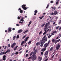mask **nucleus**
I'll use <instances>...</instances> for the list:
<instances>
[{
  "label": "nucleus",
  "instance_id": "nucleus-1",
  "mask_svg": "<svg viewBox=\"0 0 61 61\" xmlns=\"http://www.w3.org/2000/svg\"><path fill=\"white\" fill-rule=\"evenodd\" d=\"M46 35H45L43 37L42 39V40H41V44L40 45L41 47H42L43 46V45L45 42H46L47 40V38H46Z\"/></svg>",
  "mask_w": 61,
  "mask_h": 61
},
{
  "label": "nucleus",
  "instance_id": "nucleus-2",
  "mask_svg": "<svg viewBox=\"0 0 61 61\" xmlns=\"http://www.w3.org/2000/svg\"><path fill=\"white\" fill-rule=\"evenodd\" d=\"M29 37H26V38L24 39V40H25V41H23L21 42V43L20 44L21 46L23 45L24 44H25V43H26V41H27V40H28V39L29 38Z\"/></svg>",
  "mask_w": 61,
  "mask_h": 61
},
{
  "label": "nucleus",
  "instance_id": "nucleus-3",
  "mask_svg": "<svg viewBox=\"0 0 61 61\" xmlns=\"http://www.w3.org/2000/svg\"><path fill=\"white\" fill-rule=\"evenodd\" d=\"M50 42V40H49L48 41L47 43H46L44 45V47L45 48H46L48 46H49V44Z\"/></svg>",
  "mask_w": 61,
  "mask_h": 61
},
{
  "label": "nucleus",
  "instance_id": "nucleus-4",
  "mask_svg": "<svg viewBox=\"0 0 61 61\" xmlns=\"http://www.w3.org/2000/svg\"><path fill=\"white\" fill-rule=\"evenodd\" d=\"M26 6V5H22L21 7H22V8H23L24 10H25L27 9V8L25 7Z\"/></svg>",
  "mask_w": 61,
  "mask_h": 61
},
{
  "label": "nucleus",
  "instance_id": "nucleus-5",
  "mask_svg": "<svg viewBox=\"0 0 61 61\" xmlns=\"http://www.w3.org/2000/svg\"><path fill=\"white\" fill-rule=\"evenodd\" d=\"M36 59V56H33V57H32L31 60L32 61H35Z\"/></svg>",
  "mask_w": 61,
  "mask_h": 61
},
{
  "label": "nucleus",
  "instance_id": "nucleus-6",
  "mask_svg": "<svg viewBox=\"0 0 61 61\" xmlns=\"http://www.w3.org/2000/svg\"><path fill=\"white\" fill-rule=\"evenodd\" d=\"M37 51V49H36L33 52V55H32V56H36V54Z\"/></svg>",
  "mask_w": 61,
  "mask_h": 61
},
{
  "label": "nucleus",
  "instance_id": "nucleus-7",
  "mask_svg": "<svg viewBox=\"0 0 61 61\" xmlns=\"http://www.w3.org/2000/svg\"><path fill=\"white\" fill-rule=\"evenodd\" d=\"M60 45L59 44H58L56 46V50H58V49L60 48Z\"/></svg>",
  "mask_w": 61,
  "mask_h": 61
},
{
  "label": "nucleus",
  "instance_id": "nucleus-8",
  "mask_svg": "<svg viewBox=\"0 0 61 61\" xmlns=\"http://www.w3.org/2000/svg\"><path fill=\"white\" fill-rule=\"evenodd\" d=\"M6 56L5 55H4L3 56V57L2 60L5 61L6 59Z\"/></svg>",
  "mask_w": 61,
  "mask_h": 61
},
{
  "label": "nucleus",
  "instance_id": "nucleus-9",
  "mask_svg": "<svg viewBox=\"0 0 61 61\" xmlns=\"http://www.w3.org/2000/svg\"><path fill=\"white\" fill-rule=\"evenodd\" d=\"M46 48H43L41 50V52H44V51L46 50Z\"/></svg>",
  "mask_w": 61,
  "mask_h": 61
},
{
  "label": "nucleus",
  "instance_id": "nucleus-10",
  "mask_svg": "<svg viewBox=\"0 0 61 61\" xmlns=\"http://www.w3.org/2000/svg\"><path fill=\"white\" fill-rule=\"evenodd\" d=\"M50 24V23L49 21L48 23H46V24H45V25L46 26H48Z\"/></svg>",
  "mask_w": 61,
  "mask_h": 61
},
{
  "label": "nucleus",
  "instance_id": "nucleus-11",
  "mask_svg": "<svg viewBox=\"0 0 61 61\" xmlns=\"http://www.w3.org/2000/svg\"><path fill=\"white\" fill-rule=\"evenodd\" d=\"M16 45V43H14L12 44V45L11 46V47L12 48H14V47Z\"/></svg>",
  "mask_w": 61,
  "mask_h": 61
},
{
  "label": "nucleus",
  "instance_id": "nucleus-12",
  "mask_svg": "<svg viewBox=\"0 0 61 61\" xmlns=\"http://www.w3.org/2000/svg\"><path fill=\"white\" fill-rule=\"evenodd\" d=\"M22 31L23 30H20L18 31V34H19V33H22Z\"/></svg>",
  "mask_w": 61,
  "mask_h": 61
},
{
  "label": "nucleus",
  "instance_id": "nucleus-13",
  "mask_svg": "<svg viewBox=\"0 0 61 61\" xmlns=\"http://www.w3.org/2000/svg\"><path fill=\"white\" fill-rule=\"evenodd\" d=\"M48 51H47L45 52L44 54V56H47V55H48Z\"/></svg>",
  "mask_w": 61,
  "mask_h": 61
},
{
  "label": "nucleus",
  "instance_id": "nucleus-14",
  "mask_svg": "<svg viewBox=\"0 0 61 61\" xmlns=\"http://www.w3.org/2000/svg\"><path fill=\"white\" fill-rule=\"evenodd\" d=\"M40 44H41V43L38 42L36 44V45L37 46H38V45H40Z\"/></svg>",
  "mask_w": 61,
  "mask_h": 61
},
{
  "label": "nucleus",
  "instance_id": "nucleus-15",
  "mask_svg": "<svg viewBox=\"0 0 61 61\" xmlns=\"http://www.w3.org/2000/svg\"><path fill=\"white\" fill-rule=\"evenodd\" d=\"M48 29V28H47V26H46V25H45L44 28V30H47Z\"/></svg>",
  "mask_w": 61,
  "mask_h": 61
},
{
  "label": "nucleus",
  "instance_id": "nucleus-16",
  "mask_svg": "<svg viewBox=\"0 0 61 61\" xmlns=\"http://www.w3.org/2000/svg\"><path fill=\"white\" fill-rule=\"evenodd\" d=\"M58 13L57 12V11L56 10H55L54 12V15H56Z\"/></svg>",
  "mask_w": 61,
  "mask_h": 61
},
{
  "label": "nucleus",
  "instance_id": "nucleus-17",
  "mask_svg": "<svg viewBox=\"0 0 61 61\" xmlns=\"http://www.w3.org/2000/svg\"><path fill=\"white\" fill-rule=\"evenodd\" d=\"M38 59L39 60V61H41V60L42 59V58L40 57H38Z\"/></svg>",
  "mask_w": 61,
  "mask_h": 61
},
{
  "label": "nucleus",
  "instance_id": "nucleus-18",
  "mask_svg": "<svg viewBox=\"0 0 61 61\" xmlns=\"http://www.w3.org/2000/svg\"><path fill=\"white\" fill-rule=\"evenodd\" d=\"M31 23H32L31 21H30L29 22V24L28 25V26H29H29H30V25H31Z\"/></svg>",
  "mask_w": 61,
  "mask_h": 61
},
{
  "label": "nucleus",
  "instance_id": "nucleus-19",
  "mask_svg": "<svg viewBox=\"0 0 61 61\" xmlns=\"http://www.w3.org/2000/svg\"><path fill=\"white\" fill-rule=\"evenodd\" d=\"M8 30L9 32H11L12 30H11V28H8Z\"/></svg>",
  "mask_w": 61,
  "mask_h": 61
},
{
  "label": "nucleus",
  "instance_id": "nucleus-20",
  "mask_svg": "<svg viewBox=\"0 0 61 61\" xmlns=\"http://www.w3.org/2000/svg\"><path fill=\"white\" fill-rule=\"evenodd\" d=\"M44 17V16H42L41 17H39V18H40V19L41 20L42 19H43V18Z\"/></svg>",
  "mask_w": 61,
  "mask_h": 61
},
{
  "label": "nucleus",
  "instance_id": "nucleus-21",
  "mask_svg": "<svg viewBox=\"0 0 61 61\" xmlns=\"http://www.w3.org/2000/svg\"><path fill=\"white\" fill-rule=\"evenodd\" d=\"M18 47V46H16L15 47V48L14 49V51H15L16 50L17 48Z\"/></svg>",
  "mask_w": 61,
  "mask_h": 61
},
{
  "label": "nucleus",
  "instance_id": "nucleus-22",
  "mask_svg": "<svg viewBox=\"0 0 61 61\" xmlns=\"http://www.w3.org/2000/svg\"><path fill=\"white\" fill-rule=\"evenodd\" d=\"M6 52V53H9V52H10V50L9 49L7 50Z\"/></svg>",
  "mask_w": 61,
  "mask_h": 61
},
{
  "label": "nucleus",
  "instance_id": "nucleus-23",
  "mask_svg": "<svg viewBox=\"0 0 61 61\" xmlns=\"http://www.w3.org/2000/svg\"><path fill=\"white\" fill-rule=\"evenodd\" d=\"M53 50V47H52L50 49V50L51 51H52V50Z\"/></svg>",
  "mask_w": 61,
  "mask_h": 61
},
{
  "label": "nucleus",
  "instance_id": "nucleus-24",
  "mask_svg": "<svg viewBox=\"0 0 61 61\" xmlns=\"http://www.w3.org/2000/svg\"><path fill=\"white\" fill-rule=\"evenodd\" d=\"M52 33H55V34H56L57 33V31H53Z\"/></svg>",
  "mask_w": 61,
  "mask_h": 61
},
{
  "label": "nucleus",
  "instance_id": "nucleus-25",
  "mask_svg": "<svg viewBox=\"0 0 61 61\" xmlns=\"http://www.w3.org/2000/svg\"><path fill=\"white\" fill-rule=\"evenodd\" d=\"M56 41H55V40L54 39H53L52 40V42H54V43H55V42Z\"/></svg>",
  "mask_w": 61,
  "mask_h": 61
},
{
  "label": "nucleus",
  "instance_id": "nucleus-26",
  "mask_svg": "<svg viewBox=\"0 0 61 61\" xmlns=\"http://www.w3.org/2000/svg\"><path fill=\"white\" fill-rule=\"evenodd\" d=\"M16 37V36H14L13 38V40H15V37Z\"/></svg>",
  "mask_w": 61,
  "mask_h": 61
},
{
  "label": "nucleus",
  "instance_id": "nucleus-27",
  "mask_svg": "<svg viewBox=\"0 0 61 61\" xmlns=\"http://www.w3.org/2000/svg\"><path fill=\"white\" fill-rule=\"evenodd\" d=\"M51 37V35H50V34L48 36V38H50Z\"/></svg>",
  "mask_w": 61,
  "mask_h": 61
},
{
  "label": "nucleus",
  "instance_id": "nucleus-28",
  "mask_svg": "<svg viewBox=\"0 0 61 61\" xmlns=\"http://www.w3.org/2000/svg\"><path fill=\"white\" fill-rule=\"evenodd\" d=\"M33 51H32L30 54V56H31L33 54Z\"/></svg>",
  "mask_w": 61,
  "mask_h": 61
},
{
  "label": "nucleus",
  "instance_id": "nucleus-29",
  "mask_svg": "<svg viewBox=\"0 0 61 61\" xmlns=\"http://www.w3.org/2000/svg\"><path fill=\"white\" fill-rule=\"evenodd\" d=\"M54 13L53 12H52L50 13V15H54Z\"/></svg>",
  "mask_w": 61,
  "mask_h": 61
},
{
  "label": "nucleus",
  "instance_id": "nucleus-30",
  "mask_svg": "<svg viewBox=\"0 0 61 61\" xmlns=\"http://www.w3.org/2000/svg\"><path fill=\"white\" fill-rule=\"evenodd\" d=\"M6 52H3V55H5L6 54Z\"/></svg>",
  "mask_w": 61,
  "mask_h": 61
},
{
  "label": "nucleus",
  "instance_id": "nucleus-31",
  "mask_svg": "<svg viewBox=\"0 0 61 61\" xmlns=\"http://www.w3.org/2000/svg\"><path fill=\"white\" fill-rule=\"evenodd\" d=\"M51 8H52V9H54V10H56V7H54V8H53V7H51Z\"/></svg>",
  "mask_w": 61,
  "mask_h": 61
},
{
  "label": "nucleus",
  "instance_id": "nucleus-32",
  "mask_svg": "<svg viewBox=\"0 0 61 61\" xmlns=\"http://www.w3.org/2000/svg\"><path fill=\"white\" fill-rule=\"evenodd\" d=\"M48 58H49V57L47 58V59H46L44 61H47V60H48Z\"/></svg>",
  "mask_w": 61,
  "mask_h": 61
},
{
  "label": "nucleus",
  "instance_id": "nucleus-33",
  "mask_svg": "<svg viewBox=\"0 0 61 61\" xmlns=\"http://www.w3.org/2000/svg\"><path fill=\"white\" fill-rule=\"evenodd\" d=\"M26 37V35H25L22 38V39H24V38H25V37Z\"/></svg>",
  "mask_w": 61,
  "mask_h": 61
},
{
  "label": "nucleus",
  "instance_id": "nucleus-34",
  "mask_svg": "<svg viewBox=\"0 0 61 61\" xmlns=\"http://www.w3.org/2000/svg\"><path fill=\"white\" fill-rule=\"evenodd\" d=\"M37 10H36L34 11V13H37Z\"/></svg>",
  "mask_w": 61,
  "mask_h": 61
},
{
  "label": "nucleus",
  "instance_id": "nucleus-35",
  "mask_svg": "<svg viewBox=\"0 0 61 61\" xmlns=\"http://www.w3.org/2000/svg\"><path fill=\"white\" fill-rule=\"evenodd\" d=\"M20 12V13H22L23 12V10H21Z\"/></svg>",
  "mask_w": 61,
  "mask_h": 61
},
{
  "label": "nucleus",
  "instance_id": "nucleus-36",
  "mask_svg": "<svg viewBox=\"0 0 61 61\" xmlns=\"http://www.w3.org/2000/svg\"><path fill=\"white\" fill-rule=\"evenodd\" d=\"M59 26H58L57 27H56V29L57 30L58 29V28H59Z\"/></svg>",
  "mask_w": 61,
  "mask_h": 61
},
{
  "label": "nucleus",
  "instance_id": "nucleus-37",
  "mask_svg": "<svg viewBox=\"0 0 61 61\" xmlns=\"http://www.w3.org/2000/svg\"><path fill=\"white\" fill-rule=\"evenodd\" d=\"M31 41H29L28 43V44H31Z\"/></svg>",
  "mask_w": 61,
  "mask_h": 61
},
{
  "label": "nucleus",
  "instance_id": "nucleus-38",
  "mask_svg": "<svg viewBox=\"0 0 61 61\" xmlns=\"http://www.w3.org/2000/svg\"><path fill=\"white\" fill-rule=\"evenodd\" d=\"M28 30H26V31H25L23 33V34L24 33H26V32H28Z\"/></svg>",
  "mask_w": 61,
  "mask_h": 61
},
{
  "label": "nucleus",
  "instance_id": "nucleus-39",
  "mask_svg": "<svg viewBox=\"0 0 61 61\" xmlns=\"http://www.w3.org/2000/svg\"><path fill=\"white\" fill-rule=\"evenodd\" d=\"M45 25V24H43L42 25H41V27H44V25Z\"/></svg>",
  "mask_w": 61,
  "mask_h": 61
},
{
  "label": "nucleus",
  "instance_id": "nucleus-40",
  "mask_svg": "<svg viewBox=\"0 0 61 61\" xmlns=\"http://www.w3.org/2000/svg\"><path fill=\"white\" fill-rule=\"evenodd\" d=\"M59 23L60 24L61 23V20H60L59 22Z\"/></svg>",
  "mask_w": 61,
  "mask_h": 61
},
{
  "label": "nucleus",
  "instance_id": "nucleus-41",
  "mask_svg": "<svg viewBox=\"0 0 61 61\" xmlns=\"http://www.w3.org/2000/svg\"><path fill=\"white\" fill-rule=\"evenodd\" d=\"M19 35H17V37H16V38H19Z\"/></svg>",
  "mask_w": 61,
  "mask_h": 61
},
{
  "label": "nucleus",
  "instance_id": "nucleus-42",
  "mask_svg": "<svg viewBox=\"0 0 61 61\" xmlns=\"http://www.w3.org/2000/svg\"><path fill=\"white\" fill-rule=\"evenodd\" d=\"M15 54L16 55H17V54H18V51H17V52H16L15 53Z\"/></svg>",
  "mask_w": 61,
  "mask_h": 61
},
{
  "label": "nucleus",
  "instance_id": "nucleus-43",
  "mask_svg": "<svg viewBox=\"0 0 61 61\" xmlns=\"http://www.w3.org/2000/svg\"><path fill=\"white\" fill-rule=\"evenodd\" d=\"M41 33H42V31H41L39 33V35H40Z\"/></svg>",
  "mask_w": 61,
  "mask_h": 61
},
{
  "label": "nucleus",
  "instance_id": "nucleus-44",
  "mask_svg": "<svg viewBox=\"0 0 61 61\" xmlns=\"http://www.w3.org/2000/svg\"><path fill=\"white\" fill-rule=\"evenodd\" d=\"M44 31L45 32V33H46L47 32L46 30H44Z\"/></svg>",
  "mask_w": 61,
  "mask_h": 61
},
{
  "label": "nucleus",
  "instance_id": "nucleus-45",
  "mask_svg": "<svg viewBox=\"0 0 61 61\" xmlns=\"http://www.w3.org/2000/svg\"><path fill=\"white\" fill-rule=\"evenodd\" d=\"M43 52H44L42 51V52H41V55H43V54H44Z\"/></svg>",
  "mask_w": 61,
  "mask_h": 61
},
{
  "label": "nucleus",
  "instance_id": "nucleus-46",
  "mask_svg": "<svg viewBox=\"0 0 61 61\" xmlns=\"http://www.w3.org/2000/svg\"><path fill=\"white\" fill-rule=\"evenodd\" d=\"M49 6V5H47V6L46 7V8H48Z\"/></svg>",
  "mask_w": 61,
  "mask_h": 61
},
{
  "label": "nucleus",
  "instance_id": "nucleus-47",
  "mask_svg": "<svg viewBox=\"0 0 61 61\" xmlns=\"http://www.w3.org/2000/svg\"><path fill=\"white\" fill-rule=\"evenodd\" d=\"M51 35L53 36V35H55V33L52 32V33H51Z\"/></svg>",
  "mask_w": 61,
  "mask_h": 61
},
{
  "label": "nucleus",
  "instance_id": "nucleus-48",
  "mask_svg": "<svg viewBox=\"0 0 61 61\" xmlns=\"http://www.w3.org/2000/svg\"><path fill=\"white\" fill-rule=\"evenodd\" d=\"M28 56V54H26L25 56L26 57H27V56Z\"/></svg>",
  "mask_w": 61,
  "mask_h": 61
},
{
  "label": "nucleus",
  "instance_id": "nucleus-49",
  "mask_svg": "<svg viewBox=\"0 0 61 61\" xmlns=\"http://www.w3.org/2000/svg\"><path fill=\"white\" fill-rule=\"evenodd\" d=\"M0 55H3V52H1L0 53Z\"/></svg>",
  "mask_w": 61,
  "mask_h": 61
},
{
  "label": "nucleus",
  "instance_id": "nucleus-50",
  "mask_svg": "<svg viewBox=\"0 0 61 61\" xmlns=\"http://www.w3.org/2000/svg\"><path fill=\"white\" fill-rule=\"evenodd\" d=\"M60 40V39H59L56 40V41H57V42H59Z\"/></svg>",
  "mask_w": 61,
  "mask_h": 61
},
{
  "label": "nucleus",
  "instance_id": "nucleus-51",
  "mask_svg": "<svg viewBox=\"0 0 61 61\" xmlns=\"http://www.w3.org/2000/svg\"><path fill=\"white\" fill-rule=\"evenodd\" d=\"M55 54H54L53 56H52L51 57V58H53V57H54V56H55Z\"/></svg>",
  "mask_w": 61,
  "mask_h": 61
},
{
  "label": "nucleus",
  "instance_id": "nucleus-52",
  "mask_svg": "<svg viewBox=\"0 0 61 61\" xmlns=\"http://www.w3.org/2000/svg\"><path fill=\"white\" fill-rule=\"evenodd\" d=\"M15 55V53H13L11 56H13V55Z\"/></svg>",
  "mask_w": 61,
  "mask_h": 61
},
{
  "label": "nucleus",
  "instance_id": "nucleus-53",
  "mask_svg": "<svg viewBox=\"0 0 61 61\" xmlns=\"http://www.w3.org/2000/svg\"><path fill=\"white\" fill-rule=\"evenodd\" d=\"M20 21H22V22H24V20L22 19L20 20Z\"/></svg>",
  "mask_w": 61,
  "mask_h": 61
},
{
  "label": "nucleus",
  "instance_id": "nucleus-54",
  "mask_svg": "<svg viewBox=\"0 0 61 61\" xmlns=\"http://www.w3.org/2000/svg\"><path fill=\"white\" fill-rule=\"evenodd\" d=\"M18 19H20V17L18 16Z\"/></svg>",
  "mask_w": 61,
  "mask_h": 61
},
{
  "label": "nucleus",
  "instance_id": "nucleus-55",
  "mask_svg": "<svg viewBox=\"0 0 61 61\" xmlns=\"http://www.w3.org/2000/svg\"><path fill=\"white\" fill-rule=\"evenodd\" d=\"M54 2V1H51V3H53Z\"/></svg>",
  "mask_w": 61,
  "mask_h": 61
},
{
  "label": "nucleus",
  "instance_id": "nucleus-56",
  "mask_svg": "<svg viewBox=\"0 0 61 61\" xmlns=\"http://www.w3.org/2000/svg\"><path fill=\"white\" fill-rule=\"evenodd\" d=\"M45 58H47V56H46L45 57H44Z\"/></svg>",
  "mask_w": 61,
  "mask_h": 61
},
{
  "label": "nucleus",
  "instance_id": "nucleus-57",
  "mask_svg": "<svg viewBox=\"0 0 61 61\" xmlns=\"http://www.w3.org/2000/svg\"><path fill=\"white\" fill-rule=\"evenodd\" d=\"M8 47H10V44H8Z\"/></svg>",
  "mask_w": 61,
  "mask_h": 61
},
{
  "label": "nucleus",
  "instance_id": "nucleus-58",
  "mask_svg": "<svg viewBox=\"0 0 61 61\" xmlns=\"http://www.w3.org/2000/svg\"><path fill=\"white\" fill-rule=\"evenodd\" d=\"M19 23H21V24H23V22H21V21H20L19 22Z\"/></svg>",
  "mask_w": 61,
  "mask_h": 61
},
{
  "label": "nucleus",
  "instance_id": "nucleus-59",
  "mask_svg": "<svg viewBox=\"0 0 61 61\" xmlns=\"http://www.w3.org/2000/svg\"><path fill=\"white\" fill-rule=\"evenodd\" d=\"M58 1L56 3V4L57 5H58Z\"/></svg>",
  "mask_w": 61,
  "mask_h": 61
},
{
  "label": "nucleus",
  "instance_id": "nucleus-60",
  "mask_svg": "<svg viewBox=\"0 0 61 61\" xmlns=\"http://www.w3.org/2000/svg\"><path fill=\"white\" fill-rule=\"evenodd\" d=\"M32 57H29L28 58V59H31H31H32Z\"/></svg>",
  "mask_w": 61,
  "mask_h": 61
},
{
  "label": "nucleus",
  "instance_id": "nucleus-61",
  "mask_svg": "<svg viewBox=\"0 0 61 61\" xmlns=\"http://www.w3.org/2000/svg\"><path fill=\"white\" fill-rule=\"evenodd\" d=\"M55 23H56V21H55L53 23V25H55Z\"/></svg>",
  "mask_w": 61,
  "mask_h": 61
},
{
  "label": "nucleus",
  "instance_id": "nucleus-62",
  "mask_svg": "<svg viewBox=\"0 0 61 61\" xmlns=\"http://www.w3.org/2000/svg\"><path fill=\"white\" fill-rule=\"evenodd\" d=\"M57 42H57V41H55V44H56V43H57Z\"/></svg>",
  "mask_w": 61,
  "mask_h": 61
},
{
  "label": "nucleus",
  "instance_id": "nucleus-63",
  "mask_svg": "<svg viewBox=\"0 0 61 61\" xmlns=\"http://www.w3.org/2000/svg\"><path fill=\"white\" fill-rule=\"evenodd\" d=\"M16 25L17 26H19V24H17Z\"/></svg>",
  "mask_w": 61,
  "mask_h": 61
},
{
  "label": "nucleus",
  "instance_id": "nucleus-64",
  "mask_svg": "<svg viewBox=\"0 0 61 61\" xmlns=\"http://www.w3.org/2000/svg\"><path fill=\"white\" fill-rule=\"evenodd\" d=\"M46 34V32H44L43 33V35H45V34Z\"/></svg>",
  "mask_w": 61,
  "mask_h": 61
}]
</instances>
